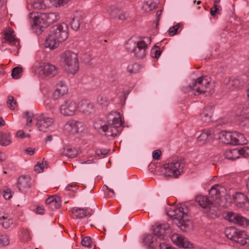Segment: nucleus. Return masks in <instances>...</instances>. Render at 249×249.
I'll return each instance as SVG.
<instances>
[{
  "label": "nucleus",
  "mask_w": 249,
  "mask_h": 249,
  "mask_svg": "<svg viewBox=\"0 0 249 249\" xmlns=\"http://www.w3.org/2000/svg\"><path fill=\"white\" fill-rule=\"evenodd\" d=\"M35 149H33L31 147L26 148V149H25L26 152L30 155H34L35 153Z\"/></svg>",
  "instance_id": "e2e57ef3"
},
{
  "label": "nucleus",
  "mask_w": 249,
  "mask_h": 249,
  "mask_svg": "<svg viewBox=\"0 0 249 249\" xmlns=\"http://www.w3.org/2000/svg\"><path fill=\"white\" fill-rule=\"evenodd\" d=\"M213 131L211 129H203L201 134L197 138V140L199 142H204L209 140V137L213 135Z\"/></svg>",
  "instance_id": "e433bc0d"
},
{
  "label": "nucleus",
  "mask_w": 249,
  "mask_h": 249,
  "mask_svg": "<svg viewBox=\"0 0 249 249\" xmlns=\"http://www.w3.org/2000/svg\"><path fill=\"white\" fill-rule=\"evenodd\" d=\"M81 244L82 246L89 248L91 247V240L89 236H86L83 238L81 241Z\"/></svg>",
  "instance_id": "de8ad7c7"
},
{
  "label": "nucleus",
  "mask_w": 249,
  "mask_h": 249,
  "mask_svg": "<svg viewBox=\"0 0 249 249\" xmlns=\"http://www.w3.org/2000/svg\"><path fill=\"white\" fill-rule=\"evenodd\" d=\"M5 159V155L0 151V160L3 161Z\"/></svg>",
  "instance_id": "774afa93"
},
{
  "label": "nucleus",
  "mask_w": 249,
  "mask_h": 249,
  "mask_svg": "<svg viewBox=\"0 0 249 249\" xmlns=\"http://www.w3.org/2000/svg\"><path fill=\"white\" fill-rule=\"evenodd\" d=\"M47 165V161H43L41 163L37 162L35 166V171L37 173H41L43 172L45 165Z\"/></svg>",
  "instance_id": "37998d69"
},
{
  "label": "nucleus",
  "mask_w": 249,
  "mask_h": 249,
  "mask_svg": "<svg viewBox=\"0 0 249 249\" xmlns=\"http://www.w3.org/2000/svg\"><path fill=\"white\" fill-rule=\"evenodd\" d=\"M14 100L15 99L13 96H9L7 101V104L9 108L12 110L15 108V107L14 106V105H13V102H14Z\"/></svg>",
  "instance_id": "3c124183"
},
{
  "label": "nucleus",
  "mask_w": 249,
  "mask_h": 249,
  "mask_svg": "<svg viewBox=\"0 0 249 249\" xmlns=\"http://www.w3.org/2000/svg\"><path fill=\"white\" fill-rule=\"evenodd\" d=\"M171 239L174 244L179 247L185 249H191L193 248V244L190 242L188 239L183 235L177 233H174L171 236Z\"/></svg>",
  "instance_id": "f3484780"
},
{
  "label": "nucleus",
  "mask_w": 249,
  "mask_h": 249,
  "mask_svg": "<svg viewBox=\"0 0 249 249\" xmlns=\"http://www.w3.org/2000/svg\"><path fill=\"white\" fill-rule=\"evenodd\" d=\"M85 125L81 122L74 120L68 121L64 125V131L67 133L75 134L84 131Z\"/></svg>",
  "instance_id": "f8f14e48"
},
{
  "label": "nucleus",
  "mask_w": 249,
  "mask_h": 249,
  "mask_svg": "<svg viewBox=\"0 0 249 249\" xmlns=\"http://www.w3.org/2000/svg\"><path fill=\"white\" fill-rule=\"evenodd\" d=\"M165 177L178 178L183 172L184 166L183 160H177L164 165Z\"/></svg>",
  "instance_id": "423d86ee"
},
{
  "label": "nucleus",
  "mask_w": 249,
  "mask_h": 249,
  "mask_svg": "<svg viewBox=\"0 0 249 249\" xmlns=\"http://www.w3.org/2000/svg\"><path fill=\"white\" fill-rule=\"evenodd\" d=\"M98 103L101 106H107V103L105 99L102 96H99L97 99Z\"/></svg>",
  "instance_id": "13d9d810"
},
{
  "label": "nucleus",
  "mask_w": 249,
  "mask_h": 249,
  "mask_svg": "<svg viewBox=\"0 0 249 249\" xmlns=\"http://www.w3.org/2000/svg\"><path fill=\"white\" fill-rule=\"evenodd\" d=\"M158 49H159V48L157 46L155 45L154 47L151 49V56L152 57L157 58L160 57L161 54V52Z\"/></svg>",
  "instance_id": "49530a36"
},
{
  "label": "nucleus",
  "mask_w": 249,
  "mask_h": 249,
  "mask_svg": "<svg viewBox=\"0 0 249 249\" xmlns=\"http://www.w3.org/2000/svg\"><path fill=\"white\" fill-rule=\"evenodd\" d=\"M147 48V45L143 40L138 41L136 45L135 44L134 45H132L130 42H127L126 45V49L128 51L133 53L134 55L139 59H142L145 57Z\"/></svg>",
  "instance_id": "0eeeda50"
},
{
  "label": "nucleus",
  "mask_w": 249,
  "mask_h": 249,
  "mask_svg": "<svg viewBox=\"0 0 249 249\" xmlns=\"http://www.w3.org/2000/svg\"><path fill=\"white\" fill-rule=\"evenodd\" d=\"M162 12V10H160L158 11V12L157 13V17L155 20V22H156L157 26H158V23L160 20V16L161 15Z\"/></svg>",
  "instance_id": "69168bd1"
},
{
  "label": "nucleus",
  "mask_w": 249,
  "mask_h": 249,
  "mask_svg": "<svg viewBox=\"0 0 249 249\" xmlns=\"http://www.w3.org/2000/svg\"><path fill=\"white\" fill-rule=\"evenodd\" d=\"M2 219L4 220V221L1 222V224L2 226L5 229H8L9 228L13 223V220L10 218H8L7 216L5 217L3 216L0 217V220Z\"/></svg>",
  "instance_id": "a19ab883"
},
{
  "label": "nucleus",
  "mask_w": 249,
  "mask_h": 249,
  "mask_svg": "<svg viewBox=\"0 0 249 249\" xmlns=\"http://www.w3.org/2000/svg\"><path fill=\"white\" fill-rule=\"evenodd\" d=\"M196 201L204 209L212 202L208 196L202 195L197 196L196 197Z\"/></svg>",
  "instance_id": "2f4dec72"
},
{
  "label": "nucleus",
  "mask_w": 249,
  "mask_h": 249,
  "mask_svg": "<svg viewBox=\"0 0 249 249\" xmlns=\"http://www.w3.org/2000/svg\"><path fill=\"white\" fill-rule=\"evenodd\" d=\"M109 150L107 149H98L95 151V154L99 157H103L107 155Z\"/></svg>",
  "instance_id": "09e8293b"
},
{
  "label": "nucleus",
  "mask_w": 249,
  "mask_h": 249,
  "mask_svg": "<svg viewBox=\"0 0 249 249\" xmlns=\"http://www.w3.org/2000/svg\"><path fill=\"white\" fill-rule=\"evenodd\" d=\"M140 67L137 63L129 64L127 67V70L130 73H136L138 71Z\"/></svg>",
  "instance_id": "a18cd8bd"
},
{
  "label": "nucleus",
  "mask_w": 249,
  "mask_h": 249,
  "mask_svg": "<svg viewBox=\"0 0 249 249\" xmlns=\"http://www.w3.org/2000/svg\"><path fill=\"white\" fill-rule=\"evenodd\" d=\"M219 202H212L205 209V212L209 213L210 215L217 216L218 208L217 204Z\"/></svg>",
  "instance_id": "f704fd0d"
},
{
  "label": "nucleus",
  "mask_w": 249,
  "mask_h": 249,
  "mask_svg": "<svg viewBox=\"0 0 249 249\" xmlns=\"http://www.w3.org/2000/svg\"><path fill=\"white\" fill-rule=\"evenodd\" d=\"M158 6L157 0H146L143 3L142 9L145 12H148L156 9Z\"/></svg>",
  "instance_id": "c756f323"
},
{
  "label": "nucleus",
  "mask_w": 249,
  "mask_h": 249,
  "mask_svg": "<svg viewBox=\"0 0 249 249\" xmlns=\"http://www.w3.org/2000/svg\"><path fill=\"white\" fill-rule=\"evenodd\" d=\"M210 82L204 79L203 76H200L194 80L192 85L188 87L189 90L193 89L196 90L199 94L206 93L208 91V89Z\"/></svg>",
  "instance_id": "ddd939ff"
},
{
  "label": "nucleus",
  "mask_w": 249,
  "mask_h": 249,
  "mask_svg": "<svg viewBox=\"0 0 249 249\" xmlns=\"http://www.w3.org/2000/svg\"><path fill=\"white\" fill-rule=\"evenodd\" d=\"M78 106L76 103L71 99H66L59 107L61 114L65 116H72L75 114Z\"/></svg>",
  "instance_id": "9d476101"
},
{
  "label": "nucleus",
  "mask_w": 249,
  "mask_h": 249,
  "mask_svg": "<svg viewBox=\"0 0 249 249\" xmlns=\"http://www.w3.org/2000/svg\"><path fill=\"white\" fill-rule=\"evenodd\" d=\"M44 13H32L30 14V17L33 19V27L37 34H41L48 26L46 18L43 17Z\"/></svg>",
  "instance_id": "1a4fd4ad"
},
{
  "label": "nucleus",
  "mask_w": 249,
  "mask_h": 249,
  "mask_svg": "<svg viewBox=\"0 0 249 249\" xmlns=\"http://www.w3.org/2000/svg\"><path fill=\"white\" fill-rule=\"evenodd\" d=\"M225 214V218L231 222L243 226L249 225V220L239 213L228 212Z\"/></svg>",
  "instance_id": "4468645a"
},
{
  "label": "nucleus",
  "mask_w": 249,
  "mask_h": 249,
  "mask_svg": "<svg viewBox=\"0 0 249 249\" xmlns=\"http://www.w3.org/2000/svg\"><path fill=\"white\" fill-rule=\"evenodd\" d=\"M224 233L227 238L241 246L249 244V238L245 231L238 230L233 227H230L225 229Z\"/></svg>",
  "instance_id": "7ed1b4c3"
},
{
  "label": "nucleus",
  "mask_w": 249,
  "mask_h": 249,
  "mask_svg": "<svg viewBox=\"0 0 249 249\" xmlns=\"http://www.w3.org/2000/svg\"><path fill=\"white\" fill-rule=\"evenodd\" d=\"M45 16L43 17L46 18L48 26L51 23L57 21L60 18L59 14L57 12H51L49 13H44Z\"/></svg>",
  "instance_id": "473e14b6"
},
{
  "label": "nucleus",
  "mask_w": 249,
  "mask_h": 249,
  "mask_svg": "<svg viewBox=\"0 0 249 249\" xmlns=\"http://www.w3.org/2000/svg\"><path fill=\"white\" fill-rule=\"evenodd\" d=\"M44 211V209L40 206H37L36 208V213L37 214H42Z\"/></svg>",
  "instance_id": "0e129e2a"
},
{
  "label": "nucleus",
  "mask_w": 249,
  "mask_h": 249,
  "mask_svg": "<svg viewBox=\"0 0 249 249\" xmlns=\"http://www.w3.org/2000/svg\"><path fill=\"white\" fill-rule=\"evenodd\" d=\"M11 190L7 189L3 192V197L7 200L10 199L12 197Z\"/></svg>",
  "instance_id": "6e6d98bb"
},
{
  "label": "nucleus",
  "mask_w": 249,
  "mask_h": 249,
  "mask_svg": "<svg viewBox=\"0 0 249 249\" xmlns=\"http://www.w3.org/2000/svg\"><path fill=\"white\" fill-rule=\"evenodd\" d=\"M68 89L65 83L59 81L56 85V89L53 94L54 100H57L60 96L64 95L68 92Z\"/></svg>",
  "instance_id": "412c9836"
},
{
  "label": "nucleus",
  "mask_w": 249,
  "mask_h": 249,
  "mask_svg": "<svg viewBox=\"0 0 249 249\" xmlns=\"http://www.w3.org/2000/svg\"><path fill=\"white\" fill-rule=\"evenodd\" d=\"M17 137L23 139L25 138V134L23 130H19L16 133Z\"/></svg>",
  "instance_id": "680f3d73"
},
{
  "label": "nucleus",
  "mask_w": 249,
  "mask_h": 249,
  "mask_svg": "<svg viewBox=\"0 0 249 249\" xmlns=\"http://www.w3.org/2000/svg\"><path fill=\"white\" fill-rule=\"evenodd\" d=\"M65 190L67 191L75 192L77 190V189L75 185H69L66 187Z\"/></svg>",
  "instance_id": "052dcab7"
},
{
  "label": "nucleus",
  "mask_w": 249,
  "mask_h": 249,
  "mask_svg": "<svg viewBox=\"0 0 249 249\" xmlns=\"http://www.w3.org/2000/svg\"><path fill=\"white\" fill-rule=\"evenodd\" d=\"M143 242L146 245H151L153 242V238L151 234L145 235L143 238Z\"/></svg>",
  "instance_id": "8fccbe9b"
},
{
  "label": "nucleus",
  "mask_w": 249,
  "mask_h": 249,
  "mask_svg": "<svg viewBox=\"0 0 249 249\" xmlns=\"http://www.w3.org/2000/svg\"><path fill=\"white\" fill-rule=\"evenodd\" d=\"M235 203L239 207H242L243 205L249 201L247 196L241 193H236L232 196Z\"/></svg>",
  "instance_id": "5701e85b"
},
{
  "label": "nucleus",
  "mask_w": 249,
  "mask_h": 249,
  "mask_svg": "<svg viewBox=\"0 0 249 249\" xmlns=\"http://www.w3.org/2000/svg\"><path fill=\"white\" fill-rule=\"evenodd\" d=\"M220 139L223 143L230 145H242L247 142L244 135L236 131L222 132Z\"/></svg>",
  "instance_id": "20e7f679"
},
{
  "label": "nucleus",
  "mask_w": 249,
  "mask_h": 249,
  "mask_svg": "<svg viewBox=\"0 0 249 249\" xmlns=\"http://www.w3.org/2000/svg\"><path fill=\"white\" fill-rule=\"evenodd\" d=\"M240 155H243L245 157H249V148L244 147L242 149L239 150Z\"/></svg>",
  "instance_id": "603ef678"
},
{
  "label": "nucleus",
  "mask_w": 249,
  "mask_h": 249,
  "mask_svg": "<svg viewBox=\"0 0 249 249\" xmlns=\"http://www.w3.org/2000/svg\"><path fill=\"white\" fill-rule=\"evenodd\" d=\"M23 69L20 67H16L13 69L11 72V76L13 78L17 79L22 76Z\"/></svg>",
  "instance_id": "58836bf2"
},
{
  "label": "nucleus",
  "mask_w": 249,
  "mask_h": 249,
  "mask_svg": "<svg viewBox=\"0 0 249 249\" xmlns=\"http://www.w3.org/2000/svg\"><path fill=\"white\" fill-rule=\"evenodd\" d=\"M83 19L82 13L80 12L76 11L73 15L70 24L72 29L75 31H77Z\"/></svg>",
  "instance_id": "4be33fe9"
},
{
  "label": "nucleus",
  "mask_w": 249,
  "mask_h": 249,
  "mask_svg": "<svg viewBox=\"0 0 249 249\" xmlns=\"http://www.w3.org/2000/svg\"><path fill=\"white\" fill-rule=\"evenodd\" d=\"M210 14L212 16H215L216 14H219V11L213 9V8L210 9Z\"/></svg>",
  "instance_id": "338daca9"
},
{
  "label": "nucleus",
  "mask_w": 249,
  "mask_h": 249,
  "mask_svg": "<svg viewBox=\"0 0 249 249\" xmlns=\"http://www.w3.org/2000/svg\"><path fill=\"white\" fill-rule=\"evenodd\" d=\"M180 27V23H178L176 25H174L168 30L169 35L170 36H173L174 35L178 33V30Z\"/></svg>",
  "instance_id": "c03bdc74"
},
{
  "label": "nucleus",
  "mask_w": 249,
  "mask_h": 249,
  "mask_svg": "<svg viewBox=\"0 0 249 249\" xmlns=\"http://www.w3.org/2000/svg\"><path fill=\"white\" fill-rule=\"evenodd\" d=\"M59 43L60 42H58L56 38L49 34L46 38L45 46L46 48H49L51 50H53L56 48Z\"/></svg>",
  "instance_id": "393cba45"
},
{
  "label": "nucleus",
  "mask_w": 249,
  "mask_h": 249,
  "mask_svg": "<svg viewBox=\"0 0 249 249\" xmlns=\"http://www.w3.org/2000/svg\"><path fill=\"white\" fill-rule=\"evenodd\" d=\"M14 31L11 29L8 28L5 30L4 32V36L3 38L5 39L2 43L8 42L11 45H16L17 40L13 35Z\"/></svg>",
  "instance_id": "b1692460"
},
{
  "label": "nucleus",
  "mask_w": 249,
  "mask_h": 249,
  "mask_svg": "<svg viewBox=\"0 0 249 249\" xmlns=\"http://www.w3.org/2000/svg\"><path fill=\"white\" fill-rule=\"evenodd\" d=\"M161 155V152L160 150H154L153 152V158L154 159L156 160H159L160 158V157Z\"/></svg>",
  "instance_id": "5fc2aeb1"
},
{
  "label": "nucleus",
  "mask_w": 249,
  "mask_h": 249,
  "mask_svg": "<svg viewBox=\"0 0 249 249\" xmlns=\"http://www.w3.org/2000/svg\"><path fill=\"white\" fill-rule=\"evenodd\" d=\"M25 114L26 116H27V123L26 125L28 126H31V124L32 122V117L30 115H29V112L26 111L25 112Z\"/></svg>",
  "instance_id": "bf43d9fd"
},
{
  "label": "nucleus",
  "mask_w": 249,
  "mask_h": 249,
  "mask_svg": "<svg viewBox=\"0 0 249 249\" xmlns=\"http://www.w3.org/2000/svg\"><path fill=\"white\" fill-rule=\"evenodd\" d=\"M56 203L57 207H61V199L60 197L57 196H52L45 200L46 205H50L51 203Z\"/></svg>",
  "instance_id": "ea45409f"
},
{
  "label": "nucleus",
  "mask_w": 249,
  "mask_h": 249,
  "mask_svg": "<svg viewBox=\"0 0 249 249\" xmlns=\"http://www.w3.org/2000/svg\"><path fill=\"white\" fill-rule=\"evenodd\" d=\"M213 107L212 106H209L206 107L203 110L202 113L201 114L202 120L204 123H209L211 120L213 111Z\"/></svg>",
  "instance_id": "cd10ccee"
},
{
  "label": "nucleus",
  "mask_w": 249,
  "mask_h": 249,
  "mask_svg": "<svg viewBox=\"0 0 249 249\" xmlns=\"http://www.w3.org/2000/svg\"><path fill=\"white\" fill-rule=\"evenodd\" d=\"M79 111L86 115H89L94 112L93 104L87 100H81L77 105Z\"/></svg>",
  "instance_id": "a211bd4d"
},
{
  "label": "nucleus",
  "mask_w": 249,
  "mask_h": 249,
  "mask_svg": "<svg viewBox=\"0 0 249 249\" xmlns=\"http://www.w3.org/2000/svg\"><path fill=\"white\" fill-rule=\"evenodd\" d=\"M210 201L211 202H219L220 197V192L217 189L216 186H213L209 190Z\"/></svg>",
  "instance_id": "7c9ffc66"
},
{
  "label": "nucleus",
  "mask_w": 249,
  "mask_h": 249,
  "mask_svg": "<svg viewBox=\"0 0 249 249\" xmlns=\"http://www.w3.org/2000/svg\"><path fill=\"white\" fill-rule=\"evenodd\" d=\"M94 127L100 133L102 132V127H103V125L101 124L100 121L95 122L94 123Z\"/></svg>",
  "instance_id": "4d7b16f0"
},
{
  "label": "nucleus",
  "mask_w": 249,
  "mask_h": 249,
  "mask_svg": "<svg viewBox=\"0 0 249 249\" xmlns=\"http://www.w3.org/2000/svg\"><path fill=\"white\" fill-rule=\"evenodd\" d=\"M56 7H61L68 3L71 0H54Z\"/></svg>",
  "instance_id": "864d4df0"
},
{
  "label": "nucleus",
  "mask_w": 249,
  "mask_h": 249,
  "mask_svg": "<svg viewBox=\"0 0 249 249\" xmlns=\"http://www.w3.org/2000/svg\"><path fill=\"white\" fill-rule=\"evenodd\" d=\"M71 212L74 214L75 218H83L89 215L88 209L86 208H80L74 207L71 209Z\"/></svg>",
  "instance_id": "bb28decb"
},
{
  "label": "nucleus",
  "mask_w": 249,
  "mask_h": 249,
  "mask_svg": "<svg viewBox=\"0 0 249 249\" xmlns=\"http://www.w3.org/2000/svg\"><path fill=\"white\" fill-rule=\"evenodd\" d=\"M39 73L43 77H53L58 72V68L54 65L44 63L40 65L38 68Z\"/></svg>",
  "instance_id": "2eb2a0df"
},
{
  "label": "nucleus",
  "mask_w": 249,
  "mask_h": 249,
  "mask_svg": "<svg viewBox=\"0 0 249 249\" xmlns=\"http://www.w3.org/2000/svg\"><path fill=\"white\" fill-rule=\"evenodd\" d=\"M31 178L27 176H21L18 178V190L22 191L30 187Z\"/></svg>",
  "instance_id": "a878e982"
},
{
  "label": "nucleus",
  "mask_w": 249,
  "mask_h": 249,
  "mask_svg": "<svg viewBox=\"0 0 249 249\" xmlns=\"http://www.w3.org/2000/svg\"><path fill=\"white\" fill-rule=\"evenodd\" d=\"M153 234L158 238L164 239V234L169 233L170 232L169 226L167 223H160L157 222L153 226Z\"/></svg>",
  "instance_id": "dca6fc26"
},
{
  "label": "nucleus",
  "mask_w": 249,
  "mask_h": 249,
  "mask_svg": "<svg viewBox=\"0 0 249 249\" xmlns=\"http://www.w3.org/2000/svg\"><path fill=\"white\" fill-rule=\"evenodd\" d=\"M10 242L8 235L0 234V246H5L9 245Z\"/></svg>",
  "instance_id": "79ce46f5"
},
{
  "label": "nucleus",
  "mask_w": 249,
  "mask_h": 249,
  "mask_svg": "<svg viewBox=\"0 0 249 249\" xmlns=\"http://www.w3.org/2000/svg\"><path fill=\"white\" fill-rule=\"evenodd\" d=\"M63 63L66 70L74 74L79 68V61L76 53L70 51L65 52L63 55Z\"/></svg>",
  "instance_id": "39448f33"
},
{
  "label": "nucleus",
  "mask_w": 249,
  "mask_h": 249,
  "mask_svg": "<svg viewBox=\"0 0 249 249\" xmlns=\"http://www.w3.org/2000/svg\"><path fill=\"white\" fill-rule=\"evenodd\" d=\"M168 216L173 217L177 226L183 231L187 232L191 226V222L188 219V209L183 204L176 206H170L166 209Z\"/></svg>",
  "instance_id": "f257e3e1"
},
{
  "label": "nucleus",
  "mask_w": 249,
  "mask_h": 249,
  "mask_svg": "<svg viewBox=\"0 0 249 249\" xmlns=\"http://www.w3.org/2000/svg\"><path fill=\"white\" fill-rule=\"evenodd\" d=\"M36 126L40 131L47 132L53 124L54 120L53 118L49 117L41 114L36 118Z\"/></svg>",
  "instance_id": "9b49d317"
},
{
  "label": "nucleus",
  "mask_w": 249,
  "mask_h": 249,
  "mask_svg": "<svg viewBox=\"0 0 249 249\" xmlns=\"http://www.w3.org/2000/svg\"><path fill=\"white\" fill-rule=\"evenodd\" d=\"M107 119V124L102 127V132H104L107 136L115 137L119 133L122 124L120 114L117 111L111 112Z\"/></svg>",
  "instance_id": "f03ea898"
},
{
  "label": "nucleus",
  "mask_w": 249,
  "mask_h": 249,
  "mask_svg": "<svg viewBox=\"0 0 249 249\" xmlns=\"http://www.w3.org/2000/svg\"><path fill=\"white\" fill-rule=\"evenodd\" d=\"M107 10L112 18H118L122 21L126 19L128 17L125 12L119 10L115 6H109Z\"/></svg>",
  "instance_id": "aec40b11"
},
{
  "label": "nucleus",
  "mask_w": 249,
  "mask_h": 249,
  "mask_svg": "<svg viewBox=\"0 0 249 249\" xmlns=\"http://www.w3.org/2000/svg\"><path fill=\"white\" fill-rule=\"evenodd\" d=\"M240 156L239 150L237 149H233L227 151L224 154L225 158L231 160L238 159Z\"/></svg>",
  "instance_id": "72a5a7b5"
},
{
  "label": "nucleus",
  "mask_w": 249,
  "mask_h": 249,
  "mask_svg": "<svg viewBox=\"0 0 249 249\" xmlns=\"http://www.w3.org/2000/svg\"><path fill=\"white\" fill-rule=\"evenodd\" d=\"M78 151L75 148L69 146L64 147L61 152V154L69 158H74L78 154Z\"/></svg>",
  "instance_id": "c85d7f7f"
},
{
  "label": "nucleus",
  "mask_w": 249,
  "mask_h": 249,
  "mask_svg": "<svg viewBox=\"0 0 249 249\" xmlns=\"http://www.w3.org/2000/svg\"><path fill=\"white\" fill-rule=\"evenodd\" d=\"M50 34L53 36L58 42L64 41L68 37V27L65 23L58 24L51 27Z\"/></svg>",
  "instance_id": "6e6552de"
},
{
  "label": "nucleus",
  "mask_w": 249,
  "mask_h": 249,
  "mask_svg": "<svg viewBox=\"0 0 249 249\" xmlns=\"http://www.w3.org/2000/svg\"><path fill=\"white\" fill-rule=\"evenodd\" d=\"M11 143V138L10 133L0 132V145L7 146Z\"/></svg>",
  "instance_id": "c9c22d12"
},
{
  "label": "nucleus",
  "mask_w": 249,
  "mask_h": 249,
  "mask_svg": "<svg viewBox=\"0 0 249 249\" xmlns=\"http://www.w3.org/2000/svg\"><path fill=\"white\" fill-rule=\"evenodd\" d=\"M244 84L243 81L236 77H231L225 81L226 88L231 90L240 89L243 87Z\"/></svg>",
  "instance_id": "6ab92c4d"
},
{
  "label": "nucleus",
  "mask_w": 249,
  "mask_h": 249,
  "mask_svg": "<svg viewBox=\"0 0 249 249\" xmlns=\"http://www.w3.org/2000/svg\"><path fill=\"white\" fill-rule=\"evenodd\" d=\"M49 2H50V0H38L34 3L33 6L35 8L45 9L50 7Z\"/></svg>",
  "instance_id": "4c0bfd02"
}]
</instances>
